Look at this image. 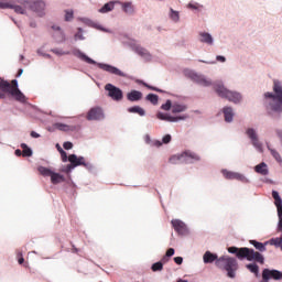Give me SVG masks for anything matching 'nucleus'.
<instances>
[{"instance_id": "50", "label": "nucleus", "mask_w": 282, "mask_h": 282, "mask_svg": "<svg viewBox=\"0 0 282 282\" xmlns=\"http://www.w3.org/2000/svg\"><path fill=\"white\" fill-rule=\"evenodd\" d=\"M63 147L66 151H69V149H74V144L69 141L64 142Z\"/></svg>"}, {"instance_id": "4", "label": "nucleus", "mask_w": 282, "mask_h": 282, "mask_svg": "<svg viewBox=\"0 0 282 282\" xmlns=\"http://www.w3.org/2000/svg\"><path fill=\"white\" fill-rule=\"evenodd\" d=\"M228 252L230 254H236L238 259H247V261H257L258 263H263L264 258L263 254L254 251V249L250 248H237V247H229Z\"/></svg>"}, {"instance_id": "35", "label": "nucleus", "mask_w": 282, "mask_h": 282, "mask_svg": "<svg viewBox=\"0 0 282 282\" xmlns=\"http://www.w3.org/2000/svg\"><path fill=\"white\" fill-rule=\"evenodd\" d=\"M169 17L171 21H173L174 23H177V21H180V11L174 10L173 8H170Z\"/></svg>"}, {"instance_id": "54", "label": "nucleus", "mask_w": 282, "mask_h": 282, "mask_svg": "<svg viewBox=\"0 0 282 282\" xmlns=\"http://www.w3.org/2000/svg\"><path fill=\"white\" fill-rule=\"evenodd\" d=\"M217 63H226V56L224 55H217L216 56Z\"/></svg>"}, {"instance_id": "26", "label": "nucleus", "mask_w": 282, "mask_h": 282, "mask_svg": "<svg viewBox=\"0 0 282 282\" xmlns=\"http://www.w3.org/2000/svg\"><path fill=\"white\" fill-rule=\"evenodd\" d=\"M217 254L212 253L210 251H206L203 256L204 263H213L214 261H217Z\"/></svg>"}, {"instance_id": "39", "label": "nucleus", "mask_w": 282, "mask_h": 282, "mask_svg": "<svg viewBox=\"0 0 282 282\" xmlns=\"http://www.w3.org/2000/svg\"><path fill=\"white\" fill-rule=\"evenodd\" d=\"M246 268L252 272V274H256V276H259V265L257 264H247Z\"/></svg>"}, {"instance_id": "56", "label": "nucleus", "mask_w": 282, "mask_h": 282, "mask_svg": "<svg viewBox=\"0 0 282 282\" xmlns=\"http://www.w3.org/2000/svg\"><path fill=\"white\" fill-rule=\"evenodd\" d=\"M173 254H175V249L170 248V249L166 251V257H173Z\"/></svg>"}, {"instance_id": "49", "label": "nucleus", "mask_w": 282, "mask_h": 282, "mask_svg": "<svg viewBox=\"0 0 282 282\" xmlns=\"http://www.w3.org/2000/svg\"><path fill=\"white\" fill-rule=\"evenodd\" d=\"M51 30H53L54 32H63L64 31L61 25H56V24L51 25Z\"/></svg>"}, {"instance_id": "17", "label": "nucleus", "mask_w": 282, "mask_h": 282, "mask_svg": "<svg viewBox=\"0 0 282 282\" xmlns=\"http://www.w3.org/2000/svg\"><path fill=\"white\" fill-rule=\"evenodd\" d=\"M223 175L224 177H226V180H238L239 182H248V178H246L241 173L223 170Z\"/></svg>"}, {"instance_id": "58", "label": "nucleus", "mask_w": 282, "mask_h": 282, "mask_svg": "<svg viewBox=\"0 0 282 282\" xmlns=\"http://www.w3.org/2000/svg\"><path fill=\"white\" fill-rule=\"evenodd\" d=\"M29 25H30V28H33V29H36V28H39V24L36 23V21H31L30 23H29Z\"/></svg>"}, {"instance_id": "10", "label": "nucleus", "mask_w": 282, "mask_h": 282, "mask_svg": "<svg viewBox=\"0 0 282 282\" xmlns=\"http://www.w3.org/2000/svg\"><path fill=\"white\" fill-rule=\"evenodd\" d=\"M124 45H128L129 48H131L133 52H135V54L141 56V58H144V61H151L153 58V56L147 48L135 44L134 42H124Z\"/></svg>"}, {"instance_id": "11", "label": "nucleus", "mask_w": 282, "mask_h": 282, "mask_svg": "<svg viewBox=\"0 0 282 282\" xmlns=\"http://www.w3.org/2000/svg\"><path fill=\"white\" fill-rule=\"evenodd\" d=\"M186 77L191 78V80L202 85L203 87H209V85H212L210 79H206L202 73L188 72L186 73Z\"/></svg>"}, {"instance_id": "55", "label": "nucleus", "mask_w": 282, "mask_h": 282, "mask_svg": "<svg viewBox=\"0 0 282 282\" xmlns=\"http://www.w3.org/2000/svg\"><path fill=\"white\" fill-rule=\"evenodd\" d=\"M144 85V87H148V89H151L152 91H160V93H162V89H160V88H156V87H153V86H149V84H143Z\"/></svg>"}, {"instance_id": "63", "label": "nucleus", "mask_w": 282, "mask_h": 282, "mask_svg": "<svg viewBox=\"0 0 282 282\" xmlns=\"http://www.w3.org/2000/svg\"><path fill=\"white\" fill-rule=\"evenodd\" d=\"M23 261H25L24 259H23V257H20L19 258V260H18V263H20V265L23 263Z\"/></svg>"}, {"instance_id": "18", "label": "nucleus", "mask_w": 282, "mask_h": 282, "mask_svg": "<svg viewBox=\"0 0 282 282\" xmlns=\"http://www.w3.org/2000/svg\"><path fill=\"white\" fill-rule=\"evenodd\" d=\"M8 10H13L15 14L28 15V6L17 4L12 1L9 2Z\"/></svg>"}, {"instance_id": "38", "label": "nucleus", "mask_w": 282, "mask_h": 282, "mask_svg": "<svg viewBox=\"0 0 282 282\" xmlns=\"http://www.w3.org/2000/svg\"><path fill=\"white\" fill-rule=\"evenodd\" d=\"M39 173H41V175H43L44 177H52V174L54 173V171L44 166H40Z\"/></svg>"}, {"instance_id": "53", "label": "nucleus", "mask_w": 282, "mask_h": 282, "mask_svg": "<svg viewBox=\"0 0 282 282\" xmlns=\"http://www.w3.org/2000/svg\"><path fill=\"white\" fill-rule=\"evenodd\" d=\"M174 262H175L177 265H182V263H184V258H182V257H175V258H174Z\"/></svg>"}, {"instance_id": "36", "label": "nucleus", "mask_w": 282, "mask_h": 282, "mask_svg": "<svg viewBox=\"0 0 282 282\" xmlns=\"http://www.w3.org/2000/svg\"><path fill=\"white\" fill-rule=\"evenodd\" d=\"M183 111H186V106L180 104L172 105V113H183Z\"/></svg>"}, {"instance_id": "34", "label": "nucleus", "mask_w": 282, "mask_h": 282, "mask_svg": "<svg viewBox=\"0 0 282 282\" xmlns=\"http://www.w3.org/2000/svg\"><path fill=\"white\" fill-rule=\"evenodd\" d=\"M54 129H58V131H74V127L61 122L54 123Z\"/></svg>"}, {"instance_id": "7", "label": "nucleus", "mask_w": 282, "mask_h": 282, "mask_svg": "<svg viewBox=\"0 0 282 282\" xmlns=\"http://www.w3.org/2000/svg\"><path fill=\"white\" fill-rule=\"evenodd\" d=\"M215 91L220 98H226L229 102H241V94L228 90L221 84H215Z\"/></svg>"}, {"instance_id": "9", "label": "nucleus", "mask_w": 282, "mask_h": 282, "mask_svg": "<svg viewBox=\"0 0 282 282\" xmlns=\"http://www.w3.org/2000/svg\"><path fill=\"white\" fill-rule=\"evenodd\" d=\"M77 21H80V23H84V25H87L88 28H94V30H98L99 32H105L106 34H113V30L91 20L90 18L78 17Z\"/></svg>"}, {"instance_id": "1", "label": "nucleus", "mask_w": 282, "mask_h": 282, "mask_svg": "<svg viewBox=\"0 0 282 282\" xmlns=\"http://www.w3.org/2000/svg\"><path fill=\"white\" fill-rule=\"evenodd\" d=\"M264 102L269 111L281 113L282 111V82H273V93L264 94Z\"/></svg>"}, {"instance_id": "28", "label": "nucleus", "mask_w": 282, "mask_h": 282, "mask_svg": "<svg viewBox=\"0 0 282 282\" xmlns=\"http://www.w3.org/2000/svg\"><path fill=\"white\" fill-rule=\"evenodd\" d=\"M224 116H225V122H232V118H235V112L232 111V108L225 107Z\"/></svg>"}, {"instance_id": "14", "label": "nucleus", "mask_w": 282, "mask_h": 282, "mask_svg": "<svg viewBox=\"0 0 282 282\" xmlns=\"http://www.w3.org/2000/svg\"><path fill=\"white\" fill-rule=\"evenodd\" d=\"M68 162H70V164H73L75 167L76 166H85V169H94V166L91 165V163H87L85 162V158L83 156H77L76 154H70L68 156Z\"/></svg>"}, {"instance_id": "2", "label": "nucleus", "mask_w": 282, "mask_h": 282, "mask_svg": "<svg viewBox=\"0 0 282 282\" xmlns=\"http://www.w3.org/2000/svg\"><path fill=\"white\" fill-rule=\"evenodd\" d=\"M73 54L83 63H86L87 65H94L95 67H98V69H102V72H122V69L111 64H107L105 62H96V59L89 57V55H87V53L83 52L80 48H74Z\"/></svg>"}, {"instance_id": "20", "label": "nucleus", "mask_w": 282, "mask_h": 282, "mask_svg": "<svg viewBox=\"0 0 282 282\" xmlns=\"http://www.w3.org/2000/svg\"><path fill=\"white\" fill-rule=\"evenodd\" d=\"M116 3L120 2L116 0H110L106 2L101 8L98 9L99 14H109V12H113Z\"/></svg>"}, {"instance_id": "45", "label": "nucleus", "mask_w": 282, "mask_h": 282, "mask_svg": "<svg viewBox=\"0 0 282 282\" xmlns=\"http://www.w3.org/2000/svg\"><path fill=\"white\" fill-rule=\"evenodd\" d=\"M12 0H0V10H8Z\"/></svg>"}, {"instance_id": "42", "label": "nucleus", "mask_w": 282, "mask_h": 282, "mask_svg": "<svg viewBox=\"0 0 282 282\" xmlns=\"http://www.w3.org/2000/svg\"><path fill=\"white\" fill-rule=\"evenodd\" d=\"M147 100H149L152 105H158L159 97L155 94H149L147 97Z\"/></svg>"}, {"instance_id": "21", "label": "nucleus", "mask_w": 282, "mask_h": 282, "mask_svg": "<svg viewBox=\"0 0 282 282\" xmlns=\"http://www.w3.org/2000/svg\"><path fill=\"white\" fill-rule=\"evenodd\" d=\"M272 197H273L274 204L278 208V217H279V219H281V224H282V199H281V196L279 195V192L273 191Z\"/></svg>"}, {"instance_id": "8", "label": "nucleus", "mask_w": 282, "mask_h": 282, "mask_svg": "<svg viewBox=\"0 0 282 282\" xmlns=\"http://www.w3.org/2000/svg\"><path fill=\"white\" fill-rule=\"evenodd\" d=\"M28 10L36 14L39 19H45L47 15V3L45 0H31V2H29Z\"/></svg>"}, {"instance_id": "61", "label": "nucleus", "mask_w": 282, "mask_h": 282, "mask_svg": "<svg viewBox=\"0 0 282 282\" xmlns=\"http://www.w3.org/2000/svg\"><path fill=\"white\" fill-rule=\"evenodd\" d=\"M15 155L18 158H21V155H23V152L21 150H15Z\"/></svg>"}, {"instance_id": "44", "label": "nucleus", "mask_w": 282, "mask_h": 282, "mask_svg": "<svg viewBox=\"0 0 282 282\" xmlns=\"http://www.w3.org/2000/svg\"><path fill=\"white\" fill-rule=\"evenodd\" d=\"M51 52L56 56H65V54H67L63 48H51Z\"/></svg>"}, {"instance_id": "27", "label": "nucleus", "mask_w": 282, "mask_h": 282, "mask_svg": "<svg viewBox=\"0 0 282 282\" xmlns=\"http://www.w3.org/2000/svg\"><path fill=\"white\" fill-rule=\"evenodd\" d=\"M254 171H256V173H259L260 175H268V173H270L268 170V164H265L263 162L256 165Z\"/></svg>"}, {"instance_id": "48", "label": "nucleus", "mask_w": 282, "mask_h": 282, "mask_svg": "<svg viewBox=\"0 0 282 282\" xmlns=\"http://www.w3.org/2000/svg\"><path fill=\"white\" fill-rule=\"evenodd\" d=\"M14 1H15V3H19L20 6H26V8H28L32 0H14Z\"/></svg>"}, {"instance_id": "59", "label": "nucleus", "mask_w": 282, "mask_h": 282, "mask_svg": "<svg viewBox=\"0 0 282 282\" xmlns=\"http://www.w3.org/2000/svg\"><path fill=\"white\" fill-rule=\"evenodd\" d=\"M31 138H41V134H39V133L35 132V131H32V132H31Z\"/></svg>"}, {"instance_id": "5", "label": "nucleus", "mask_w": 282, "mask_h": 282, "mask_svg": "<svg viewBox=\"0 0 282 282\" xmlns=\"http://www.w3.org/2000/svg\"><path fill=\"white\" fill-rule=\"evenodd\" d=\"M216 265L220 270H226L229 279H235V276H237V270H239V262H237V259L223 256L216 260Z\"/></svg>"}, {"instance_id": "6", "label": "nucleus", "mask_w": 282, "mask_h": 282, "mask_svg": "<svg viewBox=\"0 0 282 282\" xmlns=\"http://www.w3.org/2000/svg\"><path fill=\"white\" fill-rule=\"evenodd\" d=\"M193 162H199V155L191 151L175 154L170 158V164H193Z\"/></svg>"}, {"instance_id": "19", "label": "nucleus", "mask_w": 282, "mask_h": 282, "mask_svg": "<svg viewBox=\"0 0 282 282\" xmlns=\"http://www.w3.org/2000/svg\"><path fill=\"white\" fill-rule=\"evenodd\" d=\"M172 226L178 235H186L188 229L186 228V224L180 219H173L172 220Z\"/></svg>"}, {"instance_id": "22", "label": "nucleus", "mask_w": 282, "mask_h": 282, "mask_svg": "<svg viewBox=\"0 0 282 282\" xmlns=\"http://www.w3.org/2000/svg\"><path fill=\"white\" fill-rule=\"evenodd\" d=\"M200 43H205L206 45H215V37H213V34L210 32H200Z\"/></svg>"}, {"instance_id": "24", "label": "nucleus", "mask_w": 282, "mask_h": 282, "mask_svg": "<svg viewBox=\"0 0 282 282\" xmlns=\"http://www.w3.org/2000/svg\"><path fill=\"white\" fill-rule=\"evenodd\" d=\"M121 10L124 14H133V12H135V7H133V2L128 1L121 3Z\"/></svg>"}, {"instance_id": "37", "label": "nucleus", "mask_w": 282, "mask_h": 282, "mask_svg": "<svg viewBox=\"0 0 282 282\" xmlns=\"http://www.w3.org/2000/svg\"><path fill=\"white\" fill-rule=\"evenodd\" d=\"M252 246H254L256 250H259L260 252H265V246H268L269 242H258L257 240L251 241Z\"/></svg>"}, {"instance_id": "40", "label": "nucleus", "mask_w": 282, "mask_h": 282, "mask_svg": "<svg viewBox=\"0 0 282 282\" xmlns=\"http://www.w3.org/2000/svg\"><path fill=\"white\" fill-rule=\"evenodd\" d=\"M22 149H24V150L22 151L23 158H32V150L29 149L25 143H22Z\"/></svg>"}, {"instance_id": "31", "label": "nucleus", "mask_w": 282, "mask_h": 282, "mask_svg": "<svg viewBox=\"0 0 282 282\" xmlns=\"http://www.w3.org/2000/svg\"><path fill=\"white\" fill-rule=\"evenodd\" d=\"M187 8L189 10H193L194 12H202L204 10V4H199L198 2L191 1L188 2Z\"/></svg>"}, {"instance_id": "60", "label": "nucleus", "mask_w": 282, "mask_h": 282, "mask_svg": "<svg viewBox=\"0 0 282 282\" xmlns=\"http://www.w3.org/2000/svg\"><path fill=\"white\" fill-rule=\"evenodd\" d=\"M199 63H206L207 65H215V61L207 62V61H204V59H199Z\"/></svg>"}, {"instance_id": "41", "label": "nucleus", "mask_w": 282, "mask_h": 282, "mask_svg": "<svg viewBox=\"0 0 282 282\" xmlns=\"http://www.w3.org/2000/svg\"><path fill=\"white\" fill-rule=\"evenodd\" d=\"M268 149H269L271 155H273L274 160H276V162H282L281 154H279V152H276V150L271 149L270 145H268Z\"/></svg>"}, {"instance_id": "33", "label": "nucleus", "mask_w": 282, "mask_h": 282, "mask_svg": "<svg viewBox=\"0 0 282 282\" xmlns=\"http://www.w3.org/2000/svg\"><path fill=\"white\" fill-rule=\"evenodd\" d=\"M64 21L66 23H72V21H74V9L64 10Z\"/></svg>"}, {"instance_id": "57", "label": "nucleus", "mask_w": 282, "mask_h": 282, "mask_svg": "<svg viewBox=\"0 0 282 282\" xmlns=\"http://www.w3.org/2000/svg\"><path fill=\"white\" fill-rule=\"evenodd\" d=\"M74 169H76V166H74V164L70 163L69 165H67L66 172L70 173V171H74Z\"/></svg>"}, {"instance_id": "43", "label": "nucleus", "mask_w": 282, "mask_h": 282, "mask_svg": "<svg viewBox=\"0 0 282 282\" xmlns=\"http://www.w3.org/2000/svg\"><path fill=\"white\" fill-rule=\"evenodd\" d=\"M163 268H164V264H162V262H155L154 264H152L153 272H161Z\"/></svg>"}, {"instance_id": "62", "label": "nucleus", "mask_w": 282, "mask_h": 282, "mask_svg": "<svg viewBox=\"0 0 282 282\" xmlns=\"http://www.w3.org/2000/svg\"><path fill=\"white\" fill-rule=\"evenodd\" d=\"M10 19L14 23V25H17L19 23V21H17V19H14V17H10Z\"/></svg>"}, {"instance_id": "52", "label": "nucleus", "mask_w": 282, "mask_h": 282, "mask_svg": "<svg viewBox=\"0 0 282 282\" xmlns=\"http://www.w3.org/2000/svg\"><path fill=\"white\" fill-rule=\"evenodd\" d=\"M61 158L63 162H67V160H69V158H67V152L64 150H61Z\"/></svg>"}, {"instance_id": "25", "label": "nucleus", "mask_w": 282, "mask_h": 282, "mask_svg": "<svg viewBox=\"0 0 282 282\" xmlns=\"http://www.w3.org/2000/svg\"><path fill=\"white\" fill-rule=\"evenodd\" d=\"M127 98L130 102H137V100H142V94L138 90H132L128 93Z\"/></svg>"}, {"instance_id": "16", "label": "nucleus", "mask_w": 282, "mask_h": 282, "mask_svg": "<svg viewBox=\"0 0 282 282\" xmlns=\"http://www.w3.org/2000/svg\"><path fill=\"white\" fill-rule=\"evenodd\" d=\"M105 112L101 108H91L87 113V120H104Z\"/></svg>"}, {"instance_id": "3", "label": "nucleus", "mask_w": 282, "mask_h": 282, "mask_svg": "<svg viewBox=\"0 0 282 282\" xmlns=\"http://www.w3.org/2000/svg\"><path fill=\"white\" fill-rule=\"evenodd\" d=\"M8 93L19 102H25V95L20 91L19 82L17 79H13L10 85V83L0 78V98H6V94Z\"/></svg>"}, {"instance_id": "13", "label": "nucleus", "mask_w": 282, "mask_h": 282, "mask_svg": "<svg viewBox=\"0 0 282 282\" xmlns=\"http://www.w3.org/2000/svg\"><path fill=\"white\" fill-rule=\"evenodd\" d=\"M106 91H108V96L116 101H120L122 99V90L111 84H107L105 86Z\"/></svg>"}, {"instance_id": "23", "label": "nucleus", "mask_w": 282, "mask_h": 282, "mask_svg": "<svg viewBox=\"0 0 282 282\" xmlns=\"http://www.w3.org/2000/svg\"><path fill=\"white\" fill-rule=\"evenodd\" d=\"M52 36L55 43H57V45H63V43H67V34L65 33V31L55 33Z\"/></svg>"}, {"instance_id": "29", "label": "nucleus", "mask_w": 282, "mask_h": 282, "mask_svg": "<svg viewBox=\"0 0 282 282\" xmlns=\"http://www.w3.org/2000/svg\"><path fill=\"white\" fill-rule=\"evenodd\" d=\"M76 30L77 31L74 34V41H85V29L77 26Z\"/></svg>"}, {"instance_id": "32", "label": "nucleus", "mask_w": 282, "mask_h": 282, "mask_svg": "<svg viewBox=\"0 0 282 282\" xmlns=\"http://www.w3.org/2000/svg\"><path fill=\"white\" fill-rule=\"evenodd\" d=\"M129 113H138V116H147V111H144V108L140 106H133L128 108Z\"/></svg>"}, {"instance_id": "46", "label": "nucleus", "mask_w": 282, "mask_h": 282, "mask_svg": "<svg viewBox=\"0 0 282 282\" xmlns=\"http://www.w3.org/2000/svg\"><path fill=\"white\" fill-rule=\"evenodd\" d=\"M173 105L171 104V100H167L165 104H163L161 106V109H163V111H169L172 110Z\"/></svg>"}, {"instance_id": "12", "label": "nucleus", "mask_w": 282, "mask_h": 282, "mask_svg": "<svg viewBox=\"0 0 282 282\" xmlns=\"http://www.w3.org/2000/svg\"><path fill=\"white\" fill-rule=\"evenodd\" d=\"M247 135L251 140L252 147L257 149L260 153H263V143L259 141V135L257 134V130L249 128L247 129Z\"/></svg>"}, {"instance_id": "64", "label": "nucleus", "mask_w": 282, "mask_h": 282, "mask_svg": "<svg viewBox=\"0 0 282 282\" xmlns=\"http://www.w3.org/2000/svg\"><path fill=\"white\" fill-rule=\"evenodd\" d=\"M276 133H278L279 138H281V140H282V131L281 130H276Z\"/></svg>"}, {"instance_id": "47", "label": "nucleus", "mask_w": 282, "mask_h": 282, "mask_svg": "<svg viewBox=\"0 0 282 282\" xmlns=\"http://www.w3.org/2000/svg\"><path fill=\"white\" fill-rule=\"evenodd\" d=\"M36 53L39 56H43L44 58H52V55L50 53H44L43 48H37Z\"/></svg>"}, {"instance_id": "15", "label": "nucleus", "mask_w": 282, "mask_h": 282, "mask_svg": "<svg viewBox=\"0 0 282 282\" xmlns=\"http://www.w3.org/2000/svg\"><path fill=\"white\" fill-rule=\"evenodd\" d=\"M156 118L159 120H165L166 122H180V120H186L188 116L183 115L180 117H173V116H170L169 113L158 112Z\"/></svg>"}, {"instance_id": "30", "label": "nucleus", "mask_w": 282, "mask_h": 282, "mask_svg": "<svg viewBox=\"0 0 282 282\" xmlns=\"http://www.w3.org/2000/svg\"><path fill=\"white\" fill-rule=\"evenodd\" d=\"M51 182L52 184H61L65 182V176H63V174L53 172V174H51Z\"/></svg>"}, {"instance_id": "51", "label": "nucleus", "mask_w": 282, "mask_h": 282, "mask_svg": "<svg viewBox=\"0 0 282 282\" xmlns=\"http://www.w3.org/2000/svg\"><path fill=\"white\" fill-rule=\"evenodd\" d=\"M172 138H171V134H166L163 137L162 139V143L163 144H169V142H171Z\"/></svg>"}]
</instances>
